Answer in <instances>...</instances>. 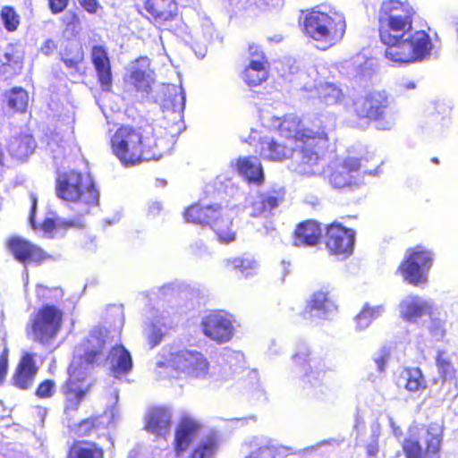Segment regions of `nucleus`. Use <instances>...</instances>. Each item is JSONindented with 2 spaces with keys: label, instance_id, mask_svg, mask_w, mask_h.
I'll use <instances>...</instances> for the list:
<instances>
[{
  "label": "nucleus",
  "instance_id": "f257e3e1",
  "mask_svg": "<svg viewBox=\"0 0 458 458\" xmlns=\"http://www.w3.org/2000/svg\"><path fill=\"white\" fill-rule=\"evenodd\" d=\"M416 14L414 6L407 0H386L379 6L378 38L386 47L385 58L394 64L421 62L432 51L429 34L424 30H413Z\"/></svg>",
  "mask_w": 458,
  "mask_h": 458
},
{
  "label": "nucleus",
  "instance_id": "f03ea898",
  "mask_svg": "<svg viewBox=\"0 0 458 458\" xmlns=\"http://www.w3.org/2000/svg\"><path fill=\"white\" fill-rule=\"evenodd\" d=\"M109 145L124 166L158 160L170 149V141L156 136L149 123L120 124L110 137Z\"/></svg>",
  "mask_w": 458,
  "mask_h": 458
},
{
  "label": "nucleus",
  "instance_id": "7ed1b4c3",
  "mask_svg": "<svg viewBox=\"0 0 458 458\" xmlns=\"http://www.w3.org/2000/svg\"><path fill=\"white\" fill-rule=\"evenodd\" d=\"M279 136L293 141L301 153L300 165L308 174L318 165L329 146V137L323 122L316 118L308 126H303L300 118L284 116L277 126Z\"/></svg>",
  "mask_w": 458,
  "mask_h": 458
},
{
  "label": "nucleus",
  "instance_id": "20e7f679",
  "mask_svg": "<svg viewBox=\"0 0 458 458\" xmlns=\"http://www.w3.org/2000/svg\"><path fill=\"white\" fill-rule=\"evenodd\" d=\"M299 24L302 34L322 50L337 45L346 31L344 14L326 4L301 10Z\"/></svg>",
  "mask_w": 458,
  "mask_h": 458
},
{
  "label": "nucleus",
  "instance_id": "39448f33",
  "mask_svg": "<svg viewBox=\"0 0 458 458\" xmlns=\"http://www.w3.org/2000/svg\"><path fill=\"white\" fill-rule=\"evenodd\" d=\"M37 299L45 303L30 318L26 325V335L34 342L48 344L53 342L62 329L64 312L55 305L47 302H57L64 297L60 286H47L38 284L35 287Z\"/></svg>",
  "mask_w": 458,
  "mask_h": 458
},
{
  "label": "nucleus",
  "instance_id": "423d86ee",
  "mask_svg": "<svg viewBox=\"0 0 458 458\" xmlns=\"http://www.w3.org/2000/svg\"><path fill=\"white\" fill-rule=\"evenodd\" d=\"M58 199L87 208L98 204L99 193L91 176L75 169L58 173L55 182Z\"/></svg>",
  "mask_w": 458,
  "mask_h": 458
},
{
  "label": "nucleus",
  "instance_id": "0eeeda50",
  "mask_svg": "<svg viewBox=\"0 0 458 458\" xmlns=\"http://www.w3.org/2000/svg\"><path fill=\"white\" fill-rule=\"evenodd\" d=\"M425 448L420 442V430L417 427L410 428L408 436L403 439L402 449L405 458H426L438 456L443 442V428L436 422L422 427Z\"/></svg>",
  "mask_w": 458,
  "mask_h": 458
},
{
  "label": "nucleus",
  "instance_id": "6e6552de",
  "mask_svg": "<svg viewBox=\"0 0 458 458\" xmlns=\"http://www.w3.org/2000/svg\"><path fill=\"white\" fill-rule=\"evenodd\" d=\"M433 264V253L421 245L408 248L396 268L403 281L413 286L428 283V273Z\"/></svg>",
  "mask_w": 458,
  "mask_h": 458
},
{
  "label": "nucleus",
  "instance_id": "1a4fd4ad",
  "mask_svg": "<svg viewBox=\"0 0 458 458\" xmlns=\"http://www.w3.org/2000/svg\"><path fill=\"white\" fill-rule=\"evenodd\" d=\"M146 18L161 31L175 33L182 23L176 0H145Z\"/></svg>",
  "mask_w": 458,
  "mask_h": 458
},
{
  "label": "nucleus",
  "instance_id": "9d476101",
  "mask_svg": "<svg viewBox=\"0 0 458 458\" xmlns=\"http://www.w3.org/2000/svg\"><path fill=\"white\" fill-rule=\"evenodd\" d=\"M90 388L91 384L87 381L86 372L80 364L72 361L68 368V378L64 384V413L69 415L77 411Z\"/></svg>",
  "mask_w": 458,
  "mask_h": 458
},
{
  "label": "nucleus",
  "instance_id": "9b49d317",
  "mask_svg": "<svg viewBox=\"0 0 458 458\" xmlns=\"http://www.w3.org/2000/svg\"><path fill=\"white\" fill-rule=\"evenodd\" d=\"M158 366L183 373L191 377L200 378L208 374L209 362L203 353L197 351L180 350L171 352L165 362Z\"/></svg>",
  "mask_w": 458,
  "mask_h": 458
},
{
  "label": "nucleus",
  "instance_id": "f8f14e48",
  "mask_svg": "<svg viewBox=\"0 0 458 458\" xmlns=\"http://www.w3.org/2000/svg\"><path fill=\"white\" fill-rule=\"evenodd\" d=\"M356 232L334 221L324 228L323 243L329 255L348 257L354 249Z\"/></svg>",
  "mask_w": 458,
  "mask_h": 458
},
{
  "label": "nucleus",
  "instance_id": "ddd939ff",
  "mask_svg": "<svg viewBox=\"0 0 458 458\" xmlns=\"http://www.w3.org/2000/svg\"><path fill=\"white\" fill-rule=\"evenodd\" d=\"M389 106L385 91H372L352 103V113L358 121L370 123L385 118Z\"/></svg>",
  "mask_w": 458,
  "mask_h": 458
},
{
  "label": "nucleus",
  "instance_id": "4468645a",
  "mask_svg": "<svg viewBox=\"0 0 458 458\" xmlns=\"http://www.w3.org/2000/svg\"><path fill=\"white\" fill-rule=\"evenodd\" d=\"M5 247L13 259L23 266H40L54 259L41 247L21 236L9 237L5 241Z\"/></svg>",
  "mask_w": 458,
  "mask_h": 458
},
{
  "label": "nucleus",
  "instance_id": "2eb2a0df",
  "mask_svg": "<svg viewBox=\"0 0 458 458\" xmlns=\"http://www.w3.org/2000/svg\"><path fill=\"white\" fill-rule=\"evenodd\" d=\"M204 335L218 344L229 342L234 333L231 316L223 310H213L201 320Z\"/></svg>",
  "mask_w": 458,
  "mask_h": 458
},
{
  "label": "nucleus",
  "instance_id": "dca6fc26",
  "mask_svg": "<svg viewBox=\"0 0 458 458\" xmlns=\"http://www.w3.org/2000/svg\"><path fill=\"white\" fill-rule=\"evenodd\" d=\"M363 162L368 158L347 157L341 163L330 165L327 170V180L332 187L344 189L355 184L353 174L364 167Z\"/></svg>",
  "mask_w": 458,
  "mask_h": 458
},
{
  "label": "nucleus",
  "instance_id": "f3484780",
  "mask_svg": "<svg viewBox=\"0 0 458 458\" xmlns=\"http://www.w3.org/2000/svg\"><path fill=\"white\" fill-rule=\"evenodd\" d=\"M201 422L196 418L182 414L175 426L174 450L177 456L182 454L202 429Z\"/></svg>",
  "mask_w": 458,
  "mask_h": 458
},
{
  "label": "nucleus",
  "instance_id": "a211bd4d",
  "mask_svg": "<svg viewBox=\"0 0 458 458\" xmlns=\"http://www.w3.org/2000/svg\"><path fill=\"white\" fill-rule=\"evenodd\" d=\"M90 61L96 72L97 81L102 91L113 89V72L108 50L104 45H95L90 48Z\"/></svg>",
  "mask_w": 458,
  "mask_h": 458
},
{
  "label": "nucleus",
  "instance_id": "6ab92c4d",
  "mask_svg": "<svg viewBox=\"0 0 458 458\" xmlns=\"http://www.w3.org/2000/svg\"><path fill=\"white\" fill-rule=\"evenodd\" d=\"M321 224L315 219H306L296 225L293 232L296 247H315L323 241Z\"/></svg>",
  "mask_w": 458,
  "mask_h": 458
},
{
  "label": "nucleus",
  "instance_id": "aec40b11",
  "mask_svg": "<svg viewBox=\"0 0 458 458\" xmlns=\"http://www.w3.org/2000/svg\"><path fill=\"white\" fill-rule=\"evenodd\" d=\"M35 354L25 352L19 360L12 377V384L20 390L30 389L38 372Z\"/></svg>",
  "mask_w": 458,
  "mask_h": 458
},
{
  "label": "nucleus",
  "instance_id": "412c9836",
  "mask_svg": "<svg viewBox=\"0 0 458 458\" xmlns=\"http://www.w3.org/2000/svg\"><path fill=\"white\" fill-rule=\"evenodd\" d=\"M79 356L77 364L93 365L103 356L106 349V340L102 333L93 332L77 346Z\"/></svg>",
  "mask_w": 458,
  "mask_h": 458
},
{
  "label": "nucleus",
  "instance_id": "4be33fe9",
  "mask_svg": "<svg viewBox=\"0 0 458 458\" xmlns=\"http://www.w3.org/2000/svg\"><path fill=\"white\" fill-rule=\"evenodd\" d=\"M172 413L165 406H155L148 410L145 419L144 429L157 436L165 437L171 429Z\"/></svg>",
  "mask_w": 458,
  "mask_h": 458
},
{
  "label": "nucleus",
  "instance_id": "5701e85b",
  "mask_svg": "<svg viewBox=\"0 0 458 458\" xmlns=\"http://www.w3.org/2000/svg\"><path fill=\"white\" fill-rule=\"evenodd\" d=\"M284 199V191L280 188H271L258 191L250 203L251 216H260L277 208Z\"/></svg>",
  "mask_w": 458,
  "mask_h": 458
},
{
  "label": "nucleus",
  "instance_id": "b1692460",
  "mask_svg": "<svg viewBox=\"0 0 458 458\" xmlns=\"http://www.w3.org/2000/svg\"><path fill=\"white\" fill-rule=\"evenodd\" d=\"M222 208L219 205H203L199 202L188 207L184 213L187 222L199 225H210L221 217Z\"/></svg>",
  "mask_w": 458,
  "mask_h": 458
},
{
  "label": "nucleus",
  "instance_id": "393cba45",
  "mask_svg": "<svg viewBox=\"0 0 458 458\" xmlns=\"http://www.w3.org/2000/svg\"><path fill=\"white\" fill-rule=\"evenodd\" d=\"M233 167L249 183H254L256 185L264 183L265 175L263 166L256 157H240L235 160Z\"/></svg>",
  "mask_w": 458,
  "mask_h": 458
},
{
  "label": "nucleus",
  "instance_id": "a878e982",
  "mask_svg": "<svg viewBox=\"0 0 458 458\" xmlns=\"http://www.w3.org/2000/svg\"><path fill=\"white\" fill-rule=\"evenodd\" d=\"M396 384L414 394H421L428 386V380L419 367L403 368L397 376Z\"/></svg>",
  "mask_w": 458,
  "mask_h": 458
},
{
  "label": "nucleus",
  "instance_id": "bb28decb",
  "mask_svg": "<svg viewBox=\"0 0 458 458\" xmlns=\"http://www.w3.org/2000/svg\"><path fill=\"white\" fill-rule=\"evenodd\" d=\"M106 451L100 444L84 439L73 440L68 446L65 458H105Z\"/></svg>",
  "mask_w": 458,
  "mask_h": 458
},
{
  "label": "nucleus",
  "instance_id": "cd10ccee",
  "mask_svg": "<svg viewBox=\"0 0 458 458\" xmlns=\"http://www.w3.org/2000/svg\"><path fill=\"white\" fill-rule=\"evenodd\" d=\"M430 305L417 295H408L399 303L400 317L408 322H414L430 311Z\"/></svg>",
  "mask_w": 458,
  "mask_h": 458
},
{
  "label": "nucleus",
  "instance_id": "c85d7f7f",
  "mask_svg": "<svg viewBox=\"0 0 458 458\" xmlns=\"http://www.w3.org/2000/svg\"><path fill=\"white\" fill-rule=\"evenodd\" d=\"M22 69V55L12 45H9L7 50L0 55V75L4 80H12L21 74Z\"/></svg>",
  "mask_w": 458,
  "mask_h": 458
},
{
  "label": "nucleus",
  "instance_id": "c756f323",
  "mask_svg": "<svg viewBox=\"0 0 458 458\" xmlns=\"http://www.w3.org/2000/svg\"><path fill=\"white\" fill-rule=\"evenodd\" d=\"M337 310V304L335 297L328 290H319L314 292L306 305L303 316L306 317L307 312L318 311L325 316Z\"/></svg>",
  "mask_w": 458,
  "mask_h": 458
},
{
  "label": "nucleus",
  "instance_id": "7c9ffc66",
  "mask_svg": "<svg viewBox=\"0 0 458 458\" xmlns=\"http://www.w3.org/2000/svg\"><path fill=\"white\" fill-rule=\"evenodd\" d=\"M108 359L111 363V372L115 377H120L131 372L132 359L129 351L123 344L113 346L109 352Z\"/></svg>",
  "mask_w": 458,
  "mask_h": 458
},
{
  "label": "nucleus",
  "instance_id": "2f4dec72",
  "mask_svg": "<svg viewBox=\"0 0 458 458\" xmlns=\"http://www.w3.org/2000/svg\"><path fill=\"white\" fill-rule=\"evenodd\" d=\"M269 64L264 61H250L242 72V79L249 87H257L265 82L269 76Z\"/></svg>",
  "mask_w": 458,
  "mask_h": 458
},
{
  "label": "nucleus",
  "instance_id": "473e14b6",
  "mask_svg": "<svg viewBox=\"0 0 458 458\" xmlns=\"http://www.w3.org/2000/svg\"><path fill=\"white\" fill-rule=\"evenodd\" d=\"M294 147H289L275 139L261 141L260 156L270 161H283L288 158Z\"/></svg>",
  "mask_w": 458,
  "mask_h": 458
},
{
  "label": "nucleus",
  "instance_id": "72a5a7b5",
  "mask_svg": "<svg viewBox=\"0 0 458 458\" xmlns=\"http://www.w3.org/2000/svg\"><path fill=\"white\" fill-rule=\"evenodd\" d=\"M219 445L220 439L216 433L208 434L191 448L187 458H215Z\"/></svg>",
  "mask_w": 458,
  "mask_h": 458
},
{
  "label": "nucleus",
  "instance_id": "f704fd0d",
  "mask_svg": "<svg viewBox=\"0 0 458 458\" xmlns=\"http://www.w3.org/2000/svg\"><path fill=\"white\" fill-rule=\"evenodd\" d=\"M126 83L130 90L142 98L148 96L152 91V79L147 74L146 71L139 68L131 71Z\"/></svg>",
  "mask_w": 458,
  "mask_h": 458
},
{
  "label": "nucleus",
  "instance_id": "c9c22d12",
  "mask_svg": "<svg viewBox=\"0 0 458 458\" xmlns=\"http://www.w3.org/2000/svg\"><path fill=\"white\" fill-rule=\"evenodd\" d=\"M106 413L95 414L81 420L75 424V432L79 437H87L100 430L107 428L108 423L105 420Z\"/></svg>",
  "mask_w": 458,
  "mask_h": 458
},
{
  "label": "nucleus",
  "instance_id": "e433bc0d",
  "mask_svg": "<svg viewBox=\"0 0 458 458\" xmlns=\"http://www.w3.org/2000/svg\"><path fill=\"white\" fill-rule=\"evenodd\" d=\"M6 105L15 114H25L29 106V93L20 86H15L4 93Z\"/></svg>",
  "mask_w": 458,
  "mask_h": 458
},
{
  "label": "nucleus",
  "instance_id": "4c0bfd02",
  "mask_svg": "<svg viewBox=\"0 0 458 458\" xmlns=\"http://www.w3.org/2000/svg\"><path fill=\"white\" fill-rule=\"evenodd\" d=\"M59 56L65 67L74 72L80 71V66L85 59L82 47L73 43L66 44L59 52Z\"/></svg>",
  "mask_w": 458,
  "mask_h": 458
},
{
  "label": "nucleus",
  "instance_id": "58836bf2",
  "mask_svg": "<svg viewBox=\"0 0 458 458\" xmlns=\"http://www.w3.org/2000/svg\"><path fill=\"white\" fill-rule=\"evenodd\" d=\"M211 226L220 244L228 245L236 241L237 232L233 229V221L228 217H224L222 213L221 217L216 220Z\"/></svg>",
  "mask_w": 458,
  "mask_h": 458
},
{
  "label": "nucleus",
  "instance_id": "ea45409f",
  "mask_svg": "<svg viewBox=\"0 0 458 458\" xmlns=\"http://www.w3.org/2000/svg\"><path fill=\"white\" fill-rule=\"evenodd\" d=\"M255 262L243 257H233L224 260V269L229 274H237L243 277L251 276L255 271Z\"/></svg>",
  "mask_w": 458,
  "mask_h": 458
},
{
  "label": "nucleus",
  "instance_id": "a19ab883",
  "mask_svg": "<svg viewBox=\"0 0 458 458\" xmlns=\"http://www.w3.org/2000/svg\"><path fill=\"white\" fill-rule=\"evenodd\" d=\"M35 140L30 135H20L13 139L9 146V151L17 159H24L33 153Z\"/></svg>",
  "mask_w": 458,
  "mask_h": 458
},
{
  "label": "nucleus",
  "instance_id": "79ce46f5",
  "mask_svg": "<svg viewBox=\"0 0 458 458\" xmlns=\"http://www.w3.org/2000/svg\"><path fill=\"white\" fill-rule=\"evenodd\" d=\"M435 360L439 376L443 382L455 379L456 369L451 360L446 356L445 351H437Z\"/></svg>",
  "mask_w": 458,
  "mask_h": 458
},
{
  "label": "nucleus",
  "instance_id": "37998d69",
  "mask_svg": "<svg viewBox=\"0 0 458 458\" xmlns=\"http://www.w3.org/2000/svg\"><path fill=\"white\" fill-rule=\"evenodd\" d=\"M383 312L384 307L382 305H363L359 314L355 317L357 326L360 329L368 327L372 321L378 318L383 314Z\"/></svg>",
  "mask_w": 458,
  "mask_h": 458
},
{
  "label": "nucleus",
  "instance_id": "c03bdc74",
  "mask_svg": "<svg viewBox=\"0 0 458 458\" xmlns=\"http://www.w3.org/2000/svg\"><path fill=\"white\" fill-rule=\"evenodd\" d=\"M0 18L8 32H14L21 24L20 14L11 5H4L0 11Z\"/></svg>",
  "mask_w": 458,
  "mask_h": 458
},
{
  "label": "nucleus",
  "instance_id": "a18cd8bd",
  "mask_svg": "<svg viewBox=\"0 0 458 458\" xmlns=\"http://www.w3.org/2000/svg\"><path fill=\"white\" fill-rule=\"evenodd\" d=\"M64 30L63 34L67 38H76L81 30V21L78 14L74 12L70 13L69 17L62 19Z\"/></svg>",
  "mask_w": 458,
  "mask_h": 458
},
{
  "label": "nucleus",
  "instance_id": "49530a36",
  "mask_svg": "<svg viewBox=\"0 0 458 458\" xmlns=\"http://www.w3.org/2000/svg\"><path fill=\"white\" fill-rule=\"evenodd\" d=\"M321 97L327 105H334L341 102L344 95L335 85L327 83L322 87Z\"/></svg>",
  "mask_w": 458,
  "mask_h": 458
},
{
  "label": "nucleus",
  "instance_id": "de8ad7c7",
  "mask_svg": "<svg viewBox=\"0 0 458 458\" xmlns=\"http://www.w3.org/2000/svg\"><path fill=\"white\" fill-rule=\"evenodd\" d=\"M165 107L167 111L177 114L182 116L185 108V94L182 90L176 91L172 97L166 99Z\"/></svg>",
  "mask_w": 458,
  "mask_h": 458
},
{
  "label": "nucleus",
  "instance_id": "09e8293b",
  "mask_svg": "<svg viewBox=\"0 0 458 458\" xmlns=\"http://www.w3.org/2000/svg\"><path fill=\"white\" fill-rule=\"evenodd\" d=\"M56 393V383L54 379L47 378L38 383L34 394L38 399H50Z\"/></svg>",
  "mask_w": 458,
  "mask_h": 458
},
{
  "label": "nucleus",
  "instance_id": "8fccbe9b",
  "mask_svg": "<svg viewBox=\"0 0 458 458\" xmlns=\"http://www.w3.org/2000/svg\"><path fill=\"white\" fill-rule=\"evenodd\" d=\"M59 229L63 233L72 229H82L85 227V222L81 215L73 218L61 219L59 218Z\"/></svg>",
  "mask_w": 458,
  "mask_h": 458
},
{
  "label": "nucleus",
  "instance_id": "3c124183",
  "mask_svg": "<svg viewBox=\"0 0 458 458\" xmlns=\"http://www.w3.org/2000/svg\"><path fill=\"white\" fill-rule=\"evenodd\" d=\"M59 218H45L40 225V228L49 238H54L55 233L60 232Z\"/></svg>",
  "mask_w": 458,
  "mask_h": 458
},
{
  "label": "nucleus",
  "instance_id": "603ef678",
  "mask_svg": "<svg viewBox=\"0 0 458 458\" xmlns=\"http://www.w3.org/2000/svg\"><path fill=\"white\" fill-rule=\"evenodd\" d=\"M164 334L162 333L161 329L156 327L155 325H152L148 332V341L149 348H154L157 345H158L161 341L163 340Z\"/></svg>",
  "mask_w": 458,
  "mask_h": 458
},
{
  "label": "nucleus",
  "instance_id": "864d4df0",
  "mask_svg": "<svg viewBox=\"0 0 458 458\" xmlns=\"http://www.w3.org/2000/svg\"><path fill=\"white\" fill-rule=\"evenodd\" d=\"M248 53L251 58L250 61H264L265 64H269L265 52L262 50L260 46L254 43L250 44L248 46Z\"/></svg>",
  "mask_w": 458,
  "mask_h": 458
},
{
  "label": "nucleus",
  "instance_id": "5fc2aeb1",
  "mask_svg": "<svg viewBox=\"0 0 458 458\" xmlns=\"http://www.w3.org/2000/svg\"><path fill=\"white\" fill-rule=\"evenodd\" d=\"M9 368V351L4 348L0 353V386L5 380Z\"/></svg>",
  "mask_w": 458,
  "mask_h": 458
},
{
  "label": "nucleus",
  "instance_id": "6e6d98bb",
  "mask_svg": "<svg viewBox=\"0 0 458 458\" xmlns=\"http://www.w3.org/2000/svg\"><path fill=\"white\" fill-rule=\"evenodd\" d=\"M48 8L52 14L63 13L69 4V0H47Z\"/></svg>",
  "mask_w": 458,
  "mask_h": 458
},
{
  "label": "nucleus",
  "instance_id": "4d7b16f0",
  "mask_svg": "<svg viewBox=\"0 0 458 458\" xmlns=\"http://www.w3.org/2000/svg\"><path fill=\"white\" fill-rule=\"evenodd\" d=\"M80 5L89 14H95L101 8L98 0H77Z\"/></svg>",
  "mask_w": 458,
  "mask_h": 458
},
{
  "label": "nucleus",
  "instance_id": "13d9d810",
  "mask_svg": "<svg viewBox=\"0 0 458 458\" xmlns=\"http://www.w3.org/2000/svg\"><path fill=\"white\" fill-rule=\"evenodd\" d=\"M429 333L437 339L443 338L445 335V329L443 323L439 320H432L429 327Z\"/></svg>",
  "mask_w": 458,
  "mask_h": 458
},
{
  "label": "nucleus",
  "instance_id": "bf43d9fd",
  "mask_svg": "<svg viewBox=\"0 0 458 458\" xmlns=\"http://www.w3.org/2000/svg\"><path fill=\"white\" fill-rule=\"evenodd\" d=\"M58 44L55 40L48 38L44 41L40 47V51L44 55H50L57 49Z\"/></svg>",
  "mask_w": 458,
  "mask_h": 458
},
{
  "label": "nucleus",
  "instance_id": "052dcab7",
  "mask_svg": "<svg viewBox=\"0 0 458 458\" xmlns=\"http://www.w3.org/2000/svg\"><path fill=\"white\" fill-rule=\"evenodd\" d=\"M291 264L288 261L282 260L277 267V270L279 275L281 276V280L284 282L285 277L291 273Z\"/></svg>",
  "mask_w": 458,
  "mask_h": 458
},
{
  "label": "nucleus",
  "instance_id": "680f3d73",
  "mask_svg": "<svg viewBox=\"0 0 458 458\" xmlns=\"http://www.w3.org/2000/svg\"><path fill=\"white\" fill-rule=\"evenodd\" d=\"M191 251L192 255L199 257L207 252V247L201 242H195L191 244Z\"/></svg>",
  "mask_w": 458,
  "mask_h": 458
},
{
  "label": "nucleus",
  "instance_id": "e2e57ef3",
  "mask_svg": "<svg viewBox=\"0 0 458 458\" xmlns=\"http://www.w3.org/2000/svg\"><path fill=\"white\" fill-rule=\"evenodd\" d=\"M389 356H390L389 352L385 351L377 359H375V362H376L379 371H384L386 364L389 359Z\"/></svg>",
  "mask_w": 458,
  "mask_h": 458
},
{
  "label": "nucleus",
  "instance_id": "0e129e2a",
  "mask_svg": "<svg viewBox=\"0 0 458 458\" xmlns=\"http://www.w3.org/2000/svg\"><path fill=\"white\" fill-rule=\"evenodd\" d=\"M378 450L377 442L370 443L366 446V452L369 457H375L377 454Z\"/></svg>",
  "mask_w": 458,
  "mask_h": 458
},
{
  "label": "nucleus",
  "instance_id": "69168bd1",
  "mask_svg": "<svg viewBox=\"0 0 458 458\" xmlns=\"http://www.w3.org/2000/svg\"><path fill=\"white\" fill-rule=\"evenodd\" d=\"M36 208H37V199H36V198H32L31 208H30V221L31 226L34 229H36V227H37L36 223H35Z\"/></svg>",
  "mask_w": 458,
  "mask_h": 458
},
{
  "label": "nucleus",
  "instance_id": "338daca9",
  "mask_svg": "<svg viewBox=\"0 0 458 458\" xmlns=\"http://www.w3.org/2000/svg\"><path fill=\"white\" fill-rule=\"evenodd\" d=\"M74 140V128L73 126H68L67 127V134L65 136V140L64 141L65 142H68V141H73Z\"/></svg>",
  "mask_w": 458,
  "mask_h": 458
},
{
  "label": "nucleus",
  "instance_id": "774afa93",
  "mask_svg": "<svg viewBox=\"0 0 458 458\" xmlns=\"http://www.w3.org/2000/svg\"><path fill=\"white\" fill-rule=\"evenodd\" d=\"M52 140H53L55 142H56V143H58V142H60V141H63V139H62V138H61V136H60V132H58V131H54V132L52 133Z\"/></svg>",
  "mask_w": 458,
  "mask_h": 458
}]
</instances>
